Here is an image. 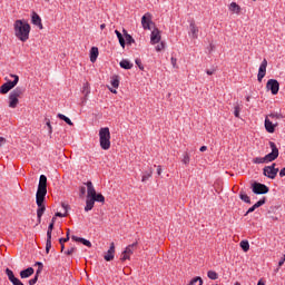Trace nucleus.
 Listing matches in <instances>:
<instances>
[{
	"label": "nucleus",
	"mask_w": 285,
	"mask_h": 285,
	"mask_svg": "<svg viewBox=\"0 0 285 285\" xmlns=\"http://www.w3.org/2000/svg\"><path fill=\"white\" fill-rule=\"evenodd\" d=\"M14 32L20 41H28L30 39V24L26 21L17 20L14 22Z\"/></svg>",
	"instance_id": "1"
},
{
	"label": "nucleus",
	"mask_w": 285,
	"mask_h": 285,
	"mask_svg": "<svg viewBox=\"0 0 285 285\" xmlns=\"http://www.w3.org/2000/svg\"><path fill=\"white\" fill-rule=\"evenodd\" d=\"M100 148L102 150H110V128L102 127L99 130Z\"/></svg>",
	"instance_id": "2"
},
{
	"label": "nucleus",
	"mask_w": 285,
	"mask_h": 285,
	"mask_svg": "<svg viewBox=\"0 0 285 285\" xmlns=\"http://www.w3.org/2000/svg\"><path fill=\"white\" fill-rule=\"evenodd\" d=\"M46 195H48V177H46V175H40L38 190L36 193L38 202H41V199H46Z\"/></svg>",
	"instance_id": "3"
},
{
	"label": "nucleus",
	"mask_w": 285,
	"mask_h": 285,
	"mask_svg": "<svg viewBox=\"0 0 285 285\" xmlns=\"http://www.w3.org/2000/svg\"><path fill=\"white\" fill-rule=\"evenodd\" d=\"M23 95V88L17 87L9 95V108H16L19 105V98Z\"/></svg>",
	"instance_id": "4"
},
{
	"label": "nucleus",
	"mask_w": 285,
	"mask_h": 285,
	"mask_svg": "<svg viewBox=\"0 0 285 285\" xmlns=\"http://www.w3.org/2000/svg\"><path fill=\"white\" fill-rule=\"evenodd\" d=\"M269 148L272 149V153L264 156L266 164H271V161H275V159L279 157V149L274 141H269Z\"/></svg>",
	"instance_id": "5"
},
{
	"label": "nucleus",
	"mask_w": 285,
	"mask_h": 285,
	"mask_svg": "<svg viewBox=\"0 0 285 285\" xmlns=\"http://www.w3.org/2000/svg\"><path fill=\"white\" fill-rule=\"evenodd\" d=\"M14 79L12 81H7L0 87V94L1 95H8L19 83V76L17 75H11Z\"/></svg>",
	"instance_id": "6"
},
{
	"label": "nucleus",
	"mask_w": 285,
	"mask_h": 285,
	"mask_svg": "<svg viewBox=\"0 0 285 285\" xmlns=\"http://www.w3.org/2000/svg\"><path fill=\"white\" fill-rule=\"evenodd\" d=\"M277 164L273 163L271 166H265L263 168V175L264 177H267V179H275L277 177V173H279V168H275Z\"/></svg>",
	"instance_id": "7"
},
{
	"label": "nucleus",
	"mask_w": 285,
	"mask_h": 285,
	"mask_svg": "<svg viewBox=\"0 0 285 285\" xmlns=\"http://www.w3.org/2000/svg\"><path fill=\"white\" fill-rule=\"evenodd\" d=\"M57 218H52L51 223L48 226L47 230V243H46V253H50V248H52V230L55 229V222Z\"/></svg>",
	"instance_id": "8"
},
{
	"label": "nucleus",
	"mask_w": 285,
	"mask_h": 285,
	"mask_svg": "<svg viewBox=\"0 0 285 285\" xmlns=\"http://www.w3.org/2000/svg\"><path fill=\"white\" fill-rule=\"evenodd\" d=\"M271 188L262 183H254L252 184V191L254 195H267L269 193Z\"/></svg>",
	"instance_id": "9"
},
{
	"label": "nucleus",
	"mask_w": 285,
	"mask_h": 285,
	"mask_svg": "<svg viewBox=\"0 0 285 285\" xmlns=\"http://www.w3.org/2000/svg\"><path fill=\"white\" fill-rule=\"evenodd\" d=\"M43 202H46V198H42L41 202H39V196H36V204L38 206L37 217L39 224L41 223V217H43V214L46 213V205H43Z\"/></svg>",
	"instance_id": "10"
},
{
	"label": "nucleus",
	"mask_w": 285,
	"mask_h": 285,
	"mask_svg": "<svg viewBox=\"0 0 285 285\" xmlns=\"http://www.w3.org/2000/svg\"><path fill=\"white\" fill-rule=\"evenodd\" d=\"M266 89L271 90L272 95H277V92H279V81L269 79L266 83Z\"/></svg>",
	"instance_id": "11"
},
{
	"label": "nucleus",
	"mask_w": 285,
	"mask_h": 285,
	"mask_svg": "<svg viewBox=\"0 0 285 285\" xmlns=\"http://www.w3.org/2000/svg\"><path fill=\"white\" fill-rule=\"evenodd\" d=\"M141 26L144 30H150V26H153V16L150 13H145L142 16Z\"/></svg>",
	"instance_id": "12"
},
{
	"label": "nucleus",
	"mask_w": 285,
	"mask_h": 285,
	"mask_svg": "<svg viewBox=\"0 0 285 285\" xmlns=\"http://www.w3.org/2000/svg\"><path fill=\"white\" fill-rule=\"evenodd\" d=\"M268 66V61L266 59H264L258 68V75H257V79L259 82H262V80L264 79V77H266V67Z\"/></svg>",
	"instance_id": "13"
},
{
	"label": "nucleus",
	"mask_w": 285,
	"mask_h": 285,
	"mask_svg": "<svg viewBox=\"0 0 285 285\" xmlns=\"http://www.w3.org/2000/svg\"><path fill=\"white\" fill-rule=\"evenodd\" d=\"M6 275L13 285H23V282H21L19 278L14 276V272H12L10 268L6 269Z\"/></svg>",
	"instance_id": "14"
},
{
	"label": "nucleus",
	"mask_w": 285,
	"mask_h": 285,
	"mask_svg": "<svg viewBox=\"0 0 285 285\" xmlns=\"http://www.w3.org/2000/svg\"><path fill=\"white\" fill-rule=\"evenodd\" d=\"M161 41V33L159 29H154L150 35V43L155 46V43H159Z\"/></svg>",
	"instance_id": "15"
},
{
	"label": "nucleus",
	"mask_w": 285,
	"mask_h": 285,
	"mask_svg": "<svg viewBox=\"0 0 285 285\" xmlns=\"http://www.w3.org/2000/svg\"><path fill=\"white\" fill-rule=\"evenodd\" d=\"M87 186V198L92 199L97 195V190L95 189V185H92V181H87L85 184Z\"/></svg>",
	"instance_id": "16"
},
{
	"label": "nucleus",
	"mask_w": 285,
	"mask_h": 285,
	"mask_svg": "<svg viewBox=\"0 0 285 285\" xmlns=\"http://www.w3.org/2000/svg\"><path fill=\"white\" fill-rule=\"evenodd\" d=\"M106 262H112L115 259V243L110 244L109 249L107 250L106 255L104 256Z\"/></svg>",
	"instance_id": "17"
},
{
	"label": "nucleus",
	"mask_w": 285,
	"mask_h": 285,
	"mask_svg": "<svg viewBox=\"0 0 285 285\" xmlns=\"http://www.w3.org/2000/svg\"><path fill=\"white\" fill-rule=\"evenodd\" d=\"M275 128H277V122H273V121H271V119H268V117H266L265 118V130L273 134V132H275Z\"/></svg>",
	"instance_id": "18"
},
{
	"label": "nucleus",
	"mask_w": 285,
	"mask_h": 285,
	"mask_svg": "<svg viewBox=\"0 0 285 285\" xmlns=\"http://www.w3.org/2000/svg\"><path fill=\"white\" fill-rule=\"evenodd\" d=\"M31 22L33 26H38L40 30H43V24L41 23V17L37 14L36 12L32 13Z\"/></svg>",
	"instance_id": "19"
},
{
	"label": "nucleus",
	"mask_w": 285,
	"mask_h": 285,
	"mask_svg": "<svg viewBox=\"0 0 285 285\" xmlns=\"http://www.w3.org/2000/svg\"><path fill=\"white\" fill-rule=\"evenodd\" d=\"M31 275H35V268L32 267H28L27 269L20 272L21 279H28V277H31Z\"/></svg>",
	"instance_id": "20"
},
{
	"label": "nucleus",
	"mask_w": 285,
	"mask_h": 285,
	"mask_svg": "<svg viewBox=\"0 0 285 285\" xmlns=\"http://www.w3.org/2000/svg\"><path fill=\"white\" fill-rule=\"evenodd\" d=\"M189 35L191 36L193 39H197L199 37V28L194 22H190L189 24Z\"/></svg>",
	"instance_id": "21"
},
{
	"label": "nucleus",
	"mask_w": 285,
	"mask_h": 285,
	"mask_svg": "<svg viewBox=\"0 0 285 285\" xmlns=\"http://www.w3.org/2000/svg\"><path fill=\"white\" fill-rule=\"evenodd\" d=\"M71 239L73 242H80V244H83V246H87L88 248H92V243L86 238L77 237V236H71Z\"/></svg>",
	"instance_id": "22"
},
{
	"label": "nucleus",
	"mask_w": 285,
	"mask_h": 285,
	"mask_svg": "<svg viewBox=\"0 0 285 285\" xmlns=\"http://www.w3.org/2000/svg\"><path fill=\"white\" fill-rule=\"evenodd\" d=\"M97 57H99V48L92 47L90 49V61H91V63H95V61H97Z\"/></svg>",
	"instance_id": "23"
},
{
	"label": "nucleus",
	"mask_w": 285,
	"mask_h": 285,
	"mask_svg": "<svg viewBox=\"0 0 285 285\" xmlns=\"http://www.w3.org/2000/svg\"><path fill=\"white\" fill-rule=\"evenodd\" d=\"M120 68L124 70H132V62H130L128 59H122L119 62Z\"/></svg>",
	"instance_id": "24"
},
{
	"label": "nucleus",
	"mask_w": 285,
	"mask_h": 285,
	"mask_svg": "<svg viewBox=\"0 0 285 285\" xmlns=\"http://www.w3.org/2000/svg\"><path fill=\"white\" fill-rule=\"evenodd\" d=\"M229 11L234 12V14H239V12H242V7H239V4H237V2H232L229 4Z\"/></svg>",
	"instance_id": "25"
},
{
	"label": "nucleus",
	"mask_w": 285,
	"mask_h": 285,
	"mask_svg": "<svg viewBox=\"0 0 285 285\" xmlns=\"http://www.w3.org/2000/svg\"><path fill=\"white\" fill-rule=\"evenodd\" d=\"M92 208H95V203H94L92 198H87L86 206H85V213H90V210H92Z\"/></svg>",
	"instance_id": "26"
},
{
	"label": "nucleus",
	"mask_w": 285,
	"mask_h": 285,
	"mask_svg": "<svg viewBox=\"0 0 285 285\" xmlns=\"http://www.w3.org/2000/svg\"><path fill=\"white\" fill-rule=\"evenodd\" d=\"M61 206H62V209L65 210V213L57 212L56 217H67L68 216V208H70V206H68V204H66V203H62Z\"/></svg>",
	"instance_id": "27"
},
{
	"label": "nucleus",
	"mask_w": 285,
	"mask_h": 285,
	"mask_svg": "<svg viewBox=\"0 0 285 285\" xmlns=\"http://www.w3.org/2000/svg\"><path fill=\"white\" fill-rule=\"evenodd\" d=\"M115 35L117 36V39L121 46V48H126V39L124 38V35L119 32V30H115Z\"/></svg>",
	"instance_id": "28"
},
{
	"label": "nucleus",
	"mask_w": 285,
	"mask_h": 285,
	"mask_svg": "<svg viewBox=\"0 0 285 285\" xmlns=\"http://www.w3.org/2000/svg\"><path fill=\"white\" fill-rule=\"evenodd\" d=\"M137 247V243H132L131 245H128L126 248H125V253H127V255H132V253H135V248Z\"/></svg>",
	"instance_id": "29"
},
{
	"label": "nucleus",
	"mask_w": 285,
	"mask_h": 285,
	"mask_svg": "<svg viewBox=\"0 0 285 285\" xmlns=\"http://www.w3.org/2000/svg\"><path fill=\"white\" fill-rule=\"evenodd\" d=\"M124 33L126 43H128V46H132V43H135V38H132L130 33L126 32V30H124Z\"/></svg>",
	"instance_id": "30"
},
{
	"label": "nucleus",
	"mask_w": 285,
	"mask_h": 285,
	"mask_svg": "<svg viewBox=\"0 0 285 285\" xmlns=\"http://www.w3.org/2000/svg\"><path fill=\"white\" fill-rule=\"evenodd\" d=\"M91 199L95 202H98L99 204H104L106 202V197L101 194H96L95 196L91 197Z\"/></svg>",
	"instance_id": "31"
},
{
	"label": "nucleus",
	"mask_w": 285,
	"mask_h": 285,
	"mask_svg": "<svg viewBox=\"0 0 285 285\" xmlns=\"http://www.w3.org/2000/svg\"><path fill=\"white\" fill-rule=\"evenodd\" d=\"M110 85L112 88H119V76L115 75L111 77Z\"/></svg>",
	"instance_id": "32"
},
{
	"label": "nucleus",
	"mask_w": 285,
	"mask_h": 285,
	"mask_svg": "<svg viewBox=\"0 0 285 285\" xmlns=\"http://www.w3.org/2000/svg\"><path fill=\"white\" fill-rule=\"evenodd\" d=\"M240 248L244 250V253H248V250H250V244L248 240H242Z\"/></svg>",
	"instance_id": "33"
},
{
	"label": "nucleus",
	"mask_w": 285,
	"mask_h": 285,
	"mask_svg": "<svg viewBox=\"0 0 285 285\" xmlns=\"http://www.w3.org/2000/svg\"><path fill=\"white\" fill-rule=\"evenodd\" d=\"M239 199H242V202H245V204H250V197L244 191H240Z\"/></svg>",
	"instance_id": "34"
},
{
	"label": "nucleus",
	"mask_w": 285,
	"mask_h": 285,
	"mask_svg": "<svg viewBox=\"0 0 285 285\" xmlns=\"http://www.w3.org/2000/svg\"><path fill=\"white\" fill-rule=\"evenodd\" d=\"M207 277L209 278V279H219V274H217V272H215V271H208L207 272Z\"/></svg>",
	"instance_id": "35"
},
{
	"label": "nucleus",
	"mask_w": 285,
	"mask_h": 285,
	"mask_svg": "<svg viewBox=\"0 0 285 285\" xmlns=\"http://www.w3.org/2000/svg\"><path fill=\"white\" fill-rule=\"evenodd\" d=\"M58 118L61 119L62 121L67 122L68 126H72V120H70V118H68V116H66L63 114H58Z\"/></svg>",
	"instance_id": "36"
},
{
	"label": "nucleus",
	"mask_w": 285,
	"mask_h": 285,
	"mask_svg": "<svg viewBox=\"0 0 285 285\" xmlns=\"http://www.w3.org/2000/svg\"><path fill=\"white\" fill-rule=\"evenodd\" d=\"M82 92H83L85 97H88V95H90V83H88V82L83 83Z\"/></svg>",
	"instance_id": "37"
},
{
	"label": "nucleus",
	"mask_w": 285,
	"mask_h": 285,
	"mask_svg": "<svg viewBox=\"0 0 285 285\" xmlns=\"http://www.w3.org/2000/svg\"><path fill=\"white\" fill-rule=\"evenodd\" d=\"M36 264H39L38 269L36 271V277H39V275H41V273L43 272V263L41 262H36Z\"/></svg>",
	"instance_id": "38"
},
{
	"label": "nucleus",
	"mask_w": 285,
	"mask_h": 285,
	"mask_svg": "<svg viewBox=\"0 0 285 285\" xmlns=\"http://www.w3.org/2000/svg\"><path fill=\"white\" fill-rule=\"evenodd\" d=\"M253 164H266L265 157H256L253 159Z\"/></svg>",
	"instance_id": "39"
},
{
	"label": "nucleus",
	"mask_w": 285,
	"mask_h": 285,
	"mask_svg": "<svg viewBox=\"0 0 285 285\" xmlns=\"http://www.w3.org/2000/svg\"><path fill=\"white\" fill-rule=\"evenodd\" d=\"M271 119H284V116L279 112L269 114Z\"/></svg>",
	"instance_id": "40"
},
{
	"label": "nucleus",
	"mask_w": 285,
	"mask_h": 285,
	"mask_svg": "<svg viewBox=\"0 0 285 285\" xmlns=\"http://www.w3.org/2000/svg\"><path fill=\"white\" fill-rule=\"evenodd\" d=\"M264 204H266V197H263L262 199H259L254 205H255L256 208H259V207L264 206Z\"/></svg>",
	"instance_id": "41"
},
{
	"label": "nucleus",
	"mask_w": 285,
	"mask_h": 285,
	"mask_svg": "<svg viewBox=\"0 0 285 285\" xmlns=\"http://www.w3.org/2000/svg\"><path fill=\"white\" fill-rule=\"evenodd\" d=\"M183 164H185V166H188L190 164V156L188 154L184 155Z\"/></svg>",
	"instance_id": "42"
},
{
	"label": "nucleus",
	"mask_w": 285,
	"mask_h": 285,
	"mask_svg": "<svg viewBox=\"0 0 285 285\" xmlns=\"http://www.w3.org/2000/svg\"><path fill=\"white\" fill-rule=\"evenodd\" d=\"M149 177H153V173H146L141 177V181H148Z\"/></svg>",
	"instance_id": "43"
},
{
	"label": "nucleus",
	"mask_w": 285,
	"mask_h": 285,
	"mask_svg": "<svg viewBox=\"0 0 285 285\" xmlns=\"http://www.w3.org/2000/svg\"><path fill=\"white\" fill-rule=\"evenodd\" d=\"M240 108H239V106H236V107H234V116L235 117H237V118H239V112H240Z\"/></svg>",
	"instance_id": "44"
},
{
	"label": "nucleus",
	"mask_w": 285,
	"mask_h": 285,
	"mask_svg": "<svg viewBox=\"0 0 285 285\" xmlns=\"http://www.w3.org/2000/svg\"><path fill=\"white\" fill-rule=\"evenodd\" d=\"M136 66H138L139 70H144V65L141 63V59L135 60Z\"/></svg>",
	"instance_id": "45"
},
{
	"label": "nucleus",
	"mask_w": 285,
	"mask_h": 285,
	"mask_svg": "<svg viewBox=\"0 0 285 285\" xmlns=\"http://www.w3.org/2000/svg\"><path fill=\"white\" fill-rule=\"evenodd\" d=\"M120 259H121V262H126V259H130V256H129V254L122 252V255H121Z\"/></svg>",
	"instance_id": "46"
},
{
	"label": "nucleus",
	"mask_w": 285,
	"mask_h": 285,
	"mask_svg": "<svg viewBox=\"0 0 285 285\" xmlns=\"http://www.w3.org/2000/svg\"><path fill=\"white\" fill-rule=\"evenodd\" d=\"M37 282H39V276H35L33 278H31L29 281V285H35V284H37Z\"/></svg>",
	"instance_id": "47"
},
{
	"label": "nucleus",
	"mask_w": 285,
	"mask_h": 285,
	"mask_svg": "<svg viewBox=\"0 0 285 285\" xmlns=\"http://www.w3.org/2000/svg\"><path fill=\"white\" fill-rule=\"evenodd\" d=\"M255 210H257V207H255V205H253L252 207L248 208V210L246 212L245 215H250V213H255Z\"/></svg>",
	"instance_id": "48"
},
{
	"label": "nucleus",
	"mask_w": 285,
	"mask_h": 285,
	"mask_svg": "<svg viewBox=\"0 0 285 285\" xmlns=\"http://www.w3.org/2000/svg\"><path fill=\"white\" fill-rule=\"evenodd\" d=\"M75 250H77V248L70 247L69 249H67V250L65 252V255H72V253H75Z\"/></svg>",
	"instance_id": "49"
},
{
	"label": "nucleus",
	"mask_w": 285,
	"mask_h": 285,
	"mask_svg": "<svg viewBox=\"0 0 285 285\" xmlns=\"http://www.w3.org/2000/svg\"><path fill=\"white\" fill-rule=\"evenodd\" d=\"M164 48H165L164 42H161V43L156 46V51L161 52V50H164Z\"/></svg>",
	"instance_id": "50"
},
{
	"label": "nucleus",
	"mask_w": 285,
	"mask_h": 285,
	"mask_svg": "<svg viewBox=\"0 0 285 285\" xmlns=\"http://www.w3.org/2000/svg\"><path fill=\"white\" fill-rule=\"evenodd\" d=\"M6 138L0 137V148H3V146H6Z\"/></svg>",
	"instance_id": "51"
},
{
	"label": "nucleus",
	"mask_w": 285,
	"mask_h": 285,
	"mask_svg": "<svg viewBox=\"0 0 285 285\" xmlns=\"http://www.w3.org/2000/svg\"><path fill=\"white\" fill-rule=\"evenodd\" d=\"M170 61H171L173 67L177 68V59L175 57H171Z\"/></svg>",
	"instance_id": "52"
},
{
	"label": "nucleus",
	"mask_w": 285,
	"mask_h": 285,
	"mask_svg": "<svg viewBox=\"0 0 285 285\" xmlns=\"http://www.w3.org/2000/svg\"><path fill=\"white\" fill-rule=\"evenodd\" d=\"M69 240H70V237L67 236L66 238H60L59 243L60 244H66V242H69Z\"/></svg>",
	"instance_id": "53"
},
{
	"label": "nucleus",
	"mask_w": 285,
	"mask_h": 285,
	"mask_svg": "<svg viewBox=\"0 0 285 285\" xmlns=\"http://www.w3.org/2000/svg\"><path fill=\"white\" fill-rule=\"evenodd\" d=\"M284 263H285V254L283 255V257L278 262V266H284Z\"/></svg>",
	"instance_id": "54"
},
{
	"label": "nucleus",
	"mask_w": 285,
	"mask_h": 285,
	"mask_svg": "<svg viewBox=\"0 0 285 285\" xmlns=\"http://www.w3.org/2000/svg\"><path fill=\"white\" fill-rule=\"evenodd\" d=\"M206 75H215V70L214 69H207L206 70Z\"/></svg>",
	"instance_id": "55"
},
{
	"label": "nucleus",
	"mask_w": 285,
	"mask_h": 285,
	"mask_svg": "<svg viewBox=\"0 0 285 285\" xmlns=\"http://www.w3.org/2000/svg\"><path fill=\"white\" fill-rule=\"evenodd\" d=\"M279 177H285V167L281 169Z\"/></svg>",
	"instance_id": "56"
},
{
	"label": "nucleus",
	"mask_w": 285,
	"mask_h": 285,
	"mask_svg": "<svg viewBox=\"0 0 285 285\" xmlns=\"http://www.w3.org/2000/svg\"><path fill=\"white\" fill-rule=\"evenodd\" d=\"M199 150H200V153H206V150H208V147L202 146V147L199 148Z\"/></svg>",
	"instance_id": "57"
},
{
	"label": "nucleus",
	"mask_w": 285,
	"mask_h": 285,
	"mask_svg": "<svg viewBox=\"0 0 285 285\" xmlns=\"http://www.w3.org/2000/svg\"><path fill=\"white\" fill-rule=\"evenodd\" d=\"M47 126L49 128V132L52 134V125H50V121L47 122Z\"/></svg>",
	"instance_id": "58"
},
{
	"label": "nucleus",
	"mask_w": 285,
	"mask_h": 285,
	"mask_svg": "<svg viewBox=\"0 0 285 285\" xmlns=\"http://www.w3.org/2000/svg\"><path fill=\"white\" fill-rule=\"evenodd\" d=\"M80 195H86V187L80 188Z\"/></svg>",
	"instance_id": "59"
},
{
	"label": "nucleus",
	"mask_w": 285,
	"mask_h": 285,
	"mask_svg": "<svg viewBox=\"0 0 285 285\" xmlns=\"http://www.w3.org/2000/svg\"><path fill=\"white\" fill-rule=\"evenodd\" d=\"M157 174H158V175H161V166H158V167H157Z\"/></svg>",
	"instance_id": "60"
},
{
	"label": "nucleus",
	"mask_w": 285,
	"mask_h": 285,
	"mask_svg": "<svg viewBox=\"0 0 285 285\" xmlns=\"http://www.w3.org/2000/svg\"><path fill=\"white\" fill-rule=\"evenodd\" d=\"M257 285H266V283H264V281L259 279Z\"/></svg>",
	"instance_id": "61"
},
{
	"label": "nucleus",
	"mask_w": 285,
	"mask_h": 285,
	"mask_svg": "<svg viewBox=\"0 0 285 285\" xmlns=\"http://www.w3.org/2000/svg\"><path fill=\"white\" fill-rule=\"evenodd\" d=\"M106 28V23L100 24V30H104Z\"/></svg>",
	"instance_id": "62"
},
{
	"label": "nucleus",
	"mask_w": 285,
	"mask_h": 285,
	"mask_svg": "<svg viewBox=\"0 0 285 285\" xmlns=\"http://www.w3.org/2000/svg\"><path fill=\"white\" fill-rule=\"evenodd\" d=\"M110 92H112L114 95H117V89H110Z\"/></svg>",
	"instance_id": "63"
},
{
	"label": "nucleus",
	"mask_w": 285,
	"mask_h": 285,
	"mask_svg": "<svg viewBox=\"0 0 285 285\" xmlns=\"http://www.w3.org/2000/svg\"><path fill=\"white\" fill-rule=\"evenodd\" d=\"M63 248H66V246H63V244H61V250H63Z\"/></svg>",
	"instance_id": "64"
}]
</instances>
